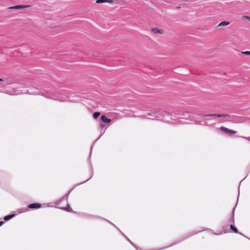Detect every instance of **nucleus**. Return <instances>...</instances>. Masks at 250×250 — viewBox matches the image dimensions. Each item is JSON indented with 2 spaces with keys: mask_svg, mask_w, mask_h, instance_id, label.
Masks as SVG:
<instances>
[{
  "mask_svg": "<svg viewBox=\"0 0 250 250\" xmlns=\"http://www.w3.org/2000/svg\"><path fill=\"white\" fill-rule=\"evenodd\" d=\"M163 114L161 115V114L158 113L154 114V117H148L147 118L149 119H158V120H165L166 122H168L169 119H172L171 118V115L168 112H163L162 113Z\"/></svg>",
  "mask_w": 250,
  "mask_h": 250,
  "instance_id": "2",
  "label": "nucleus"
},
{
  "mask_svg": "<svg viewBox=\"0 0 250 250\" xmlns=\"http://www.w3.org/2000/svg\"><path fill=\"white\" fill-rule=\"evenodd\" d=\"M3 81L2 79L0 78V82H2Z\"/></svg>",
  "mask_w": 250,
  "mask_h": 250,
  "instance_id": "23",
  "label": "nucleus"
},
{
  "mask_svg": "<svg viewBox=\"0 0 250 250\" xmlns=\"http://www.w3.org/2000/svg\"><path fill=\"white\" fill-rule=\"evenodd\" d=\"M125 237L126 238V239H127V240L133 246H134V247L137 250H141L139 248L137 247V246H136L135 245H134V244H133L131 241L129 239V238L128 237H127L125 235Z\"/></svg>",
  "mask_w": 250,
  "mask_h": 250,
  "instance_id": "12",
  "label": "nucleus"
},
{
  "mask_svg": "<svg viewBox=\"0 0 250 250\" xmlns=\"http://www.w3.org/2000/svg\"><path fill=\"white\" fill-rule=\"evenodd\" d=\"M101 120L105 123H109L111 121V119L107 118L105 115H102Z\"/></svg>",
  "mask_w": 250,
  "mask_h": 250,
  "instance_id": "9",
  "label": "nucleus"
},
{
  "mask_svg": "<svg viewBox=\"0 0 250 250\" xmlns=\"http://www.w3.org/2000/svg\"><path fill=\"white\" fill-rule=\"evenodd\" d=\"M229 24V22L227 21H223L219 23L218 26H226Z\"/></svg>",
  "mask_w": 250,
  "mask_h": 250,
  "instance_id": "10",
  "label": "nucleus"
},
{
  "mask_svg": "<svg viewBox=\"0 0 250 250\" xmlns=\"http://www.w3.org/2000/svg\"><path fill=\"white\" fill-rule=\"evenodd\" d=\"M100 115V112H95L93 113V118L94 119H97Z\"/></svg>",
  "mask_w": 250,
  "mask_h": 250,
  "instance_id": "16",
  "label": "nucleus"
},
{
  "mask_svg": "<svg viewBox=\"0 0 250 250\" xmlns=\"http://www.w3.org/2000/svg\"><path fill=\"white\" fill-rule=\"evenodd\" d=\"M231 220H232V222L233 223H234L233 212L232 213V217H231Z\"/></svg>",
  "mask_w": 250,
  "mask_h": 250,
  "instance_id": "19",
  "label": "nucleus"
},
{
  "mask_svg": "<svg viewBox=\"0 0 250 250\" xmlns=\"http://www.w3.org/2000/svg\"><path fill=\"white\" fill-rule=\"evenodd\" d=\"M68 195H66L65 196V197H63V198H62V200H64V199H65V198L66 199H67V197H68Z\"/></svg>",
  "mask_w": 250,
  "mask_h": 250,
  "instance_id": "20",
  "label": "nucleus"
},
{
  "mask_svg": "<svg viewBox=\"0 0 250 250\" xmlns=\"http://www.w3.org/2000/svg\"><path fill=\"white\" fill-rule=\"evenodd\" d=\"M230 229H231V230H232L235 233H237L238 232V231H237V229L234 227L233 225H230Z\"/></svg>",
  "mask_w": 250,
  "mask_h": 250,
  "instance_id": "15",
  "label": "nucleus"
},
{
  "mask_svg": "<svg viewBox=\"0 0 250 250\" xmlns=\"http://www.w3.org/2000/svg\"><path fill=\"white\" fill-rule=\"evenodd\" d=\"M179 115L182 116L179 119L178 123L181 124H194L207 125V123L202 121L201 119L203 117H224L226 120H229L230 118V116L228 114H198L192 112H182L179 113Z\"/></svg>",
  "mask_w": 250,
  "mask_h": 250,
  "instance_id": "1",
  "label": "nucleus"
},
{
  "mask_svg": "<svg viewBox=\"0 0 250 250\" xmlns=\"http://www.w3.org/2000/svg\"><path fill=\"white\" fill-rule=\"evenodd\" d=\"M27 210H28L27 208H19V209H18V212L19 213H22V212L26 211Z\"/></svg>",
  "mask_w": 250,
  "mask_h": 250,
  "instance_id": "14",
  "label": "nucleus"
},
{
  "mask_svg": "<svg viewBox=\"0 0 250 250\" xmlns=\"http://www.w3.org/2000/svg\"><path fill=\"white\" fill-rule=\"evenodd\" d=\"M241 53L245 55H250V51H249L241 52Z\"/></svg>",
  "mask_w": 250,
  "mask_h": 250,
  "instance_id": "18",
  "label": "nucleus"
},
{
  "mask_svg": "<svg viewBox=\"0 0 250 250\" xmlns=\"http://www.w3.org/2000/svg\"><path fill=\"white\" fill-rule=\"evenodd\" d=\"M30 5H19L14 6H12L9 7L10 9H24L25 8L29 7Z\"/></svg>",
  "mask_w": 250,
  "mask_h": 250,
  "instance_id": "5",
  "label": "nucleus"
},
{
  "mask_svg": "<svg viewBox=\"0 0 250 250\" xmlns=\"http://www.w3.org/2000/svg\"><path fill=\"white\" fill-rule=\"evenodd\" d=\"M3 223H4L3 221H0V226L2 225Z\"/></svg>",
  "mask_w": 250,
  "mask_h": 250,
  "instance_id": "21",
  "label": "nucleus"
},
{
  "mask_svg": "<svg viewBox=\"0 0 250 250\" xmlns=\"http://www.w3.org/2000/svg\"><path fill=\"white\" fill-rule=\"evenodd\" d=\"M62 209L63 210H65L67 211H68V212H71V210H72L71 208H70V206L68 204L67 205L66 207L63 208H62Z\"/></svg>",
  "mask_w": 250,
  "mask_h": 250,
  "instance_id": "13",
  "label": "nucleus"
},
{
  "mask_svg": "<svg viewBox=\"0 0 250 250\" xmlns=\"http://www.w3.org/2000/svg\"><path fill=\"white\" fill-rule=\"evenodd\" d=\"M101 127H103L104 126V125L101 124Z\"/></svg>",
  "mask_w": 250,
  "mask_h": 250,
  "instance_id": "22",
  "label": "nucleus"
},
{
  "mask_svg": "<svg viewBox=\"0 0 250 250\" xmlns=\"http://www.w3.org/2000/svg\"><path fill=\"white\" fill-rule=\"evenodd\" d=\"M242 20L244 21L249 20H250V17L247 16H244L242 18Z\"/></svg>",
  "mask_w": 250,
  "mask_h": 250,
  "instance_id": "17",
  "label": "nucleus"
},
{
  "mask_svg": "<svg viewBox=\"0 0 250 250\" xmlns=\"http://www.w3.org/2000/svg\"><path fill=\"white\" fill-rule=\"evenodd\" d=\"M104 2L112 4L113 3V0H97L96 3L98 4L103 3Z\"/></svg>",
  "mask_w": 250,
  "mask_h": 250,
  "instance_id": "8",
  "label": "nucleus"
},
{
  "mask_svg": "<svg viewBox=\"0 0 250 250\" xmlns=\"http://www.w3.org/2000/svg\"><path fill=\"white\" fill-rule=\"evenodd\" d=\"M49 98L54 99L56 100H58L61 102H64L66 100V95L62 94H60L59 95H54L51 97H48Z\"/></svg>",
  "mask_w": 250,
  "mask_h": 250,
  "instance_id": "3",
  "label": "nucleus"
},
{
  "mask_svg": "<svg viewBox=\"0 0 250 250\" xmlns=\"http://www.w3.org/2000/svg\"><path fill=\"white\" fill-rule=\"evenodd\" d=\"M220 130L222 133L226 134H235L236 133V131L229 129L223 126L220 127Z\"/></svg>",
  "mask_w": 250,
  "mask_h": 250,
  "instance_id": "4",
  "label": "nucleus"
},
{
  "mask_svg": "<svg viewBox=\"0 0 250 250\" xmlns=\"http://www.w3.org/2000/svg\"><path fill=\"white\" fill-rule=\"evenodd\" d=\"M151 32L155 34H162L164 33L162 29L158 28H153L151 29Z\"/></svg>",
  "mask_w": 250,
  "mask_h": 250,
  "instance_id": "6",
  "label": "nucleus"
},
{
  "mask_svg": "<svg viewBox=\"0 0 250 250\" xmlns=\"http://www.w3.org/2000/svg\"><path fill=\"white\" fill-rule=\"evenodd\" d=\"M41 205L40 204L33 203L28 205V208L32 209H37L41 208Z\"/></svg>",
  "mask_w": 250,
  "mask_h": 250,
  "instance_id": "7",
  "label": "nucleus"
},
{
  "mask_svg": "<svg viewBox=\"0 0 250 250\" xmlns=\"http://www.w3.org/2000/svg\"><path fill=\"white\" fill-rule=\"evenodd\" d=\"M15 215V214H10V215H6L4 217V220L5 221H8L10 219H11V218H12L13 217H14Z\"/></svg>",
  "mask_w": 250,
  "mask_h": 250,
  "instance_id": "11",
  "label": "nucleus"
}]
</instances>
